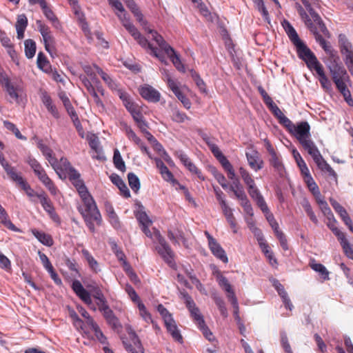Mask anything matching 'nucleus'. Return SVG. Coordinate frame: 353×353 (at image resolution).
Returning <instances> with one entry per match:
<instances>
[{"instance_id": "1", "label": "nucleus", "mask_w": 353, "mask_h": 353, "mask_svg": "<svg viewBox=\"0 0 353 353\" xmlns=\"http://www.w3.org/2000/svg\"><path fill=\"white\" fill-rule=\"evenodd\" d=\"M310 32L315 38L316 41L321 46L325 52L332 55L333 50L331 46L326 41L330 37V33L323 22L319 14L310 6Z\"/></svg>"}, {"instance_id": "2", "label": "nucleus", "mask_w": 353, "mask_h": 353, "mask_svg": "<svg viewBox=\"0 0 353 353\" xmlns=\"http://www.w3.org/2000/svg\"><path fill=\"white\" fill-rule=\"evenodd\" d=\"M332 79L336 85L337 90L343 96L345 101L350 106H353V99L351 92L347 87V83L350 77L346 70L341 65L338 64L334 60L329 65Z\"/></svg>"}, {"instance_id": "3", "label": "nucleus", "mask_w": 353, "mask_h": 353, "mask_svg": "<svg viewBox=\"0 0 353 353\" xmlns=\"http://www.w3.org/2000/svg\"><path fill=\"white\" fill-rule=\"evenodd\" d=\"M150 225H142V231L148 237L153 238L158 242L159 245L156 247V250L166 263L170 267H173L174 265V254L173 251L164 237L161 234L160 232L154 229L152 233L148 228Z\"/></svg>"}, {"instance_id": "4", "label": "nucleus", "mask_w": 353, "mask_h": 353, "mask_svg": "<svg viewBox=\"0 0 353 353\" xmlns=\"http://www.w3.org/2000/svg\"><path fill=\"white\" fill-rule=\"evenodd\" d=\"M81 199L83 203V207L78 208L80 214L83 218H93L99 225L101 222V216L92 196L89 193L86 196H81Z\"/></svg>"}, {"instance_id": "5", "label": "nucleus", "mask_w": 353, "mask_h": 353, "mask_svg": "<svg viewBox=\"0 0 353 353\" xmlns=\"http://www.w3.org/2000/svg\"><path fill=\"white\" fill-rule=\"evenodd\" d=\"M314 70L318 76V79L326 90H331V83L325 76L322 64L317 60L315 54L310 50V70Z\"/></svg>"}, {"instance_id": "6", "label": "nucleus", "mask_w": 353, "mask_h": 353, "mask_svg": "<svg viewBox=\"0 0 353 353\" xmlns=\"http://www.w3.org/2000/svg\"><path fill=\"white\" fill-rule=\"evenodd\" d=\"M302 144L305 150L309 152V124L307 122H301L297 125H294V130L290 132Z\"/></svg>"}, {"instance_id": "7", "label": "nucleus", "mask_w": 353, "mask_h": 353, "mask_svg": "<svg viewBox=\"0 0 353 353\" xmlns=\"http://www.w3.org/2000/svg\"><path fill=\"white\" fill-rule=\"evenodd\" d=\"M0 84L6 90L7 93L9 94L10 98L14 99L17 103L19 102V94L20 88L19 86L14 85L12 83L10 78L7 74L0 70Z\"/></svg>"}, {"instance_id": "8", "label": "nucleus", "mask_w": 353, "mask_h": 353, "mask_svg": "<svg viewBox=\"0 0 353 353\" xmlns=\"http://www.w3.org/2000/svg\"><path fill=\"white\" fill-rule=\"evenodd\" d=\"M310 192L314 196L316 203L319 204L324 214H331V210L328 207L327 202L325 201L323 196L321 194L320 190L317 184L315 183L312 177L310 176Z\"/></svg>"}, {"instance_id": "9", "label": "nucleus", "mask_w": 353, "mask_h": 353, "mask_svg": "<svg viewBox=\"0 0 353 353\" xmlns=\"http://www.w3.org/2000/svg\"><path fill=\"white\" fill-rule=\"evenodd\" d=\"M36 24L38 30L43 37L45 49L51 54V46L54 43V38L51 34L50 28L45 25L41 20H37Z\"/></svg>"}, {"instance_id": "10", "label": "nucleus", "mask_w": 353, "mask_h": 353, "mask_svg": "<svg viewBox=\"0 0 353 353\" xmlns=\"http://www.w3.org/2000/svg\"><path fill=\"white\" fill-rule=\"evenodd\" d=\"M49 163L59 176H61V172H65L70 175L72 173V170H77L66 158H61L59 162L54 157L51 158L49 159Z\"/></svg>"}, {"instance_id": "11", "label": "nucleus", "mask_w": 353, "mask_h": 353, "mask_svg": "<svg viewBox=\"0 0 353 353\" xmlns=\"http://www.w3.org/2000/svg\"><path fill=\"white\" fill-rule=\"evenodd\" d=\"M139 94L149 102L157 103L160 101V92L148 84H145L139 88Z\"/></svg>"}, {"instance_id": "12", "label": "nucleus", "mask_w": 353, "mask_h": 353, "mask_svg": "<svg viewBox=\"0 0 353 353\" xmlns=\"http://www.w3.org/2000/svg\"><path fill=\"white\" fill-rule=\"evenodd\" d=\"M70 181L72 182L73 185L76 188L78 193L81 196H86L89 194L86 186L82 179H81V175L77 170H72V173L68 175Z\"/></svg>"}, {"instance_id": "13", "label": "nucleus", "mask_w": 353, "mask_h": 353, "mask_svg": "<svg viewBox=\"0 0 353 353\" xmlns=\"http://www.w3.org/2000/svg\"><path fill=\"white\" fill-rule=\"evenodd\" d=\"M72 289L85 304L90 305L92 303L90 293L83 288L79 280H74L72 282Z\"/></svg>"}, {"instance_id": "14", "label": "nucleus", "mask_w": 353, "mask_h": 353, "mask_svg": "<svg viewBox=\"0 0 353 353\" xmlns=\"http://www.w3.org/2000/svg\"><path fill=\"white\" fill-rule=\"evenodd\" d=\"M147 32L149 34H152L153 40L156 41L159 48L165 52L166 54H173L174 48H172L163 38L161 35H160L157 31L148 28Z\"/></svg>"}, {"instance_id": "15", "label": "nucleus", "mask_w": 353, "mask_h": 353, "mask_svg": "<svg viewBox=\"0 0 353 353\" xmlns=\"http://www.w3.org/2000/svg\"><path fill=\"white\" fill-rule=\"evenodd\" d=\"M248 163L250 167L254 171H258L263 168V161L260 158L256 151L246 152L245 154Z\"/></svg>"}, {"instance_id": "16", "label": "nucleus", "mask_w": 353, "mask_h": 353, "mask_svg": "<svg viewBox=\"0 0 353 353\" xmlns=\"http://www.w3.org/2000/svg\"><path fill=\"white\" fill-rule=\"evenodd\" d=\"M208 246L214 256L225 263L228 262V258L225 250L216 239H211V243L208 244Z\"/></svg>"}, {"instance_id": "17", "label": "nucleus", "mask_w": 353, "mask_h": 353, "mask_svg": "<svg viewBox=\"0 0 353 353\" xmlns=\"http://www.w3.org/2000/svg\"><path fill=\"white\" fill-rule=\"evenodd\" d=\"M292 154L302 175L303 176L306 186L309 188V173L307 165L296 150H292Z\"/></svg>"}, {"instance_id": "18", "label": "nucleus", "mask_w": 353, "mask_h": 353, "mask_svg": "<svg viewBox=\"0 0 353 353\" xmlns=\"http://www.w3.org/2000/svg\"><path fill=\"white\" fill-rule=\"evenodd\" d=\"M6 165V170L5 171L8 176L9 179L14 182L20 188L25 184L26 179L23 177L22 174L18 172L15 167L12 165Z\"/></svg>"}, {"instance_id": "19", "label": "nucleus", "mask_w": 353, "mask_h": 353, "mask_svg": "<svg viewBox=\"0 0 353 353\" xmlns=\"http://www.w3.org/2000/svg\"><path fill=\"white\" fill-rule=\"evenodd\" d=\"M120 98L123 101L126 109L130 112L133 119H137L141 114L139 108L137 105L132 102L126 93H121Z\"/></svg>"}, {"instance_id": "20", "label": "nucleus", "mask_w": 353, "mask_h": 353, "mask_svg": "<svg viewBox=\"0 0 353 353\" xmlns=\"http://www.w3.org/2000/svg\"><path fill=\"white\" fill-rule=\"evenodd\" d=\"M296 47V52L299 57L302 59L309 68V48L307 46L299 39L295 43H293Z\"/></svg>"}, {"instance_id": "21", "label": "nucleus", "mask_w": 353, "mask_h": 353, "mask_svg": "<svg viewBox=\"0 0 353 353\" xmlns=\"http://www.w3.org/2000/svg\"><path fill=\"white\" fill-rule=\"evenodd\" d=\"M27 162L41 182L47 180L48 178V175L40 163L35 159L29 157Z\"/></svg>"}, {"instance_id": "22", "label": "nucleus", "mask_w": 353, "mask_h": 353, "mask_svg": "<svg viewBox=\"0 0 353 353\" xmlns=\"http://www.w3.org/2000/svg\"><path fill=\"white\" fill-rule=\"evenodd\" d=\"M165 323L168 332L170 334L173 339L180 343H183V337L179 330L176 323L173 319H169Z\"/></svg>"}, {"instance_id": "23", "label": "nucleus", "mask_w": 353, "mask_h": 353, "mask_svg": "<svg viewBox=\"0 0 353 353\" xmlns=\"http://www.w3.org/2000/svg\"><path fill=\"white\" fill-rule=\"evenodd\" d=\"M272 284H273V286L276 290L279 296L281 297L283 302L285 305V307L288 308L290 310H291L293 305L290 301V299L288 297V293L286 292V291L284 289L283 285L282 284H281L280 282L276 279L273 280Z\"/></svg>"}, {"instance_id": "24", "label": "nucleus", "mask_w": 353, "mask_h": 353, "mask_svg": "<svg viewBox=\"0 0 353 353\" xmlns=\"http://www.w3.org/2000/svg\"><path fill=\"white\" fill-rule=\"evenodd\" d=\"M110 179L112 183L118 187L124 197L129 198L130 196V192L128 188L123 180L118 174H112L110 176Z\"/></svg>"}, {"instance_id": "25", "label": "nucleus", "mask_w": 353, "mask_h": 353, "mask_svg": "<svg viewBox=\"0 0 353 353\" xmlns=\"http://www.w3.org/2000/svg\"><path fill=\"white\" fill-rule=\"evenodd\" d=\"M116 14L122 23L123 26L133 37V38H138L139 37L140 32L137 28L130 21L129 19L126 17V14H124L123 15H121L119 13H116Z\"/></svg>"}, {"instance_id": "26", "label": "nucleus", "mask_w": 353, "mask_h": 353, "mask_svg": "<svg viewBox=\"0 0 353 353\" xmlns=\"http://www.w3.org/2000/svg\"><path fill=\"white\" fill-rule=\"evenodd\" d=\"M310 268H312L318 274L321 282H323L330 279V272L323 264L312 261L310 263Z\"/></svg>"}, {"instance_id": "27", "label": "nucleus", "mask_w": 353, "mask_h": 353, "mask_svg": "<svg viewBox=\"0 0 353 353\" xmlns=\"http://www.w3.org/2000/svg\"><path fill=\"white\" fill-rule=\"evenodd\" d=\"M143 48L146 49H150L152 52V54L155 56L156 57L159 58L160 60H163V56L158 51V49L157 48L153 47L148 41L147 39H145L141 33L139 34V37L138 38L134 39Z\"/></svg>"}, {"instance_id": "28", "label": "nucleus", "mask_w": 353, "mask_h": 353, "mask_svg": "<svg viewBox=\"0 0 353 353\" xmlns=\"http://www.w3.org/2000/svg\"><path fill=\"white\" fill-rule=\"evenodd\" d=\"M281 25L292 43L300 39L294 27L287 19H283Z\"/></svg>"}, {"instance_id": "29", "label": "nucleus", "mask_w": 353, "mask_h": 353, "mask_svg": "<svg viewBox=\"0 0 353 353\" xmlns=\"http://www.w3.org/2000/svg\"><path fill=\"white\" fill-rule=\"evenodd\" d=\"M43 13L45 17L52 23V26L56 28L59 29L61 27L60 22L58 18L54 14L52 9L46 3L42 8Z\"/></svg>"}, {"instance_id": "30", "label": "nucleus", "mask_w": 353, "mask_h": 353, "mask_svg": "<svg viewBox=\"0 0 353 353\" xmlns=\"http://www.w3.org/2000/svg\"><path fill=\"white\" fill-rule=\"evenodd\" d=\"M330 204L334 210L339 214L344 223H350V217L349 216L346 210L341 206L336 201L331 199Z\"/></svg>"}, {"instance_id": "31", "label": "nucleus", "mask_w": 353, "mask_h": 353, "mask_svg": "<svg viewBox=\"0 0 353 353\" xmlns=\"http://www.w3.org/2000/svg\"><path fill=\"white\" fill-rule=\"evenodd\" d=\"M42 101L48 111L56 119L59 118V113L57 107L53 104L51 97L44 94L42 97Z\"/></svg>"}, {"instance_id": "32", "label": "nucleus", "mask_w": 353, "mask_h": 353, "mask_svg": "<svg viewBox=\"0 0 353 353\" xmlns=\"http://www.w3.org/2000/svg\"><path fill=\"white\" fill-rule=\"evenodd\" d=\"M270 162L279 176L281 177L284 176L285 174V168L276 154L270 157Z\"/></svg>"}, {"instance_id": "33", "label": "nucleus", "mask_w": 353, "mask_h": 353, "mask_svg": "<svg viewBox=\"0 0 353 353\" xmlns=\"http://www.w3.org/2000/svg\"><path fill=\"white\" fill-rule=\"evenodd\" d=\"M81 252L83 257L88 262L90 268L96 273L99 272L101 270L99 268V263L94 259L90 252L86 249H83Z\"/></svg>"}, {"instance_id": "34", "label": "nucleus", "mask_w": 353, "mask_h": 353, "mask_svg": "<svg viewBox=\"0 0 353 353\" xmlns=\"http://www.w3.org/2000/svg\"><path fill=\"white\" fill-rule=\"evenodd\" d=\"M37 63L38 68L46 73H50L52 72V68L50 62L41 52H40L37 55Z\"/></svg>"}, {"instance_id": "35", "label": "nucleus", "mask_w": 353, "mask_h": 353, "mask_svg": "<svg viewBox=\"0 0 353 353\" xmlns=\"http://www.w3.org/2000/svg\"><path fill=\"white\" fill-rule=\"evenodd\" d=\"M32 233L42 244L46 246H51L53 244V240L50 235L35 229L32 230Z\"/></svg>"}, {"instance_id": "36", "label": "nucleus", "mask_w": 353, "mask_h": 353, "mask_svg": "<svg viewBox=\"0 0 353 353\" xmlns=\"http://www.w3.org/2000/svg\"><path fill=\"white\" fill-rule=\"evenodd\" d=\"M325 215L327 216L328 219V223H327L328 228L333 232L338 239L343 237L345 234L336 226V221L335 220L333 214L331 212V214H326Z\"/></svg>"}, {"instance_id": "37", "label": "nucleus", "mask_w": 353, "mask_h": 353, "mask_svg": "<svg viewBox=\"0 0 353 353\" xmlns=\"http://www.w3.org/2000/svg\"><path fill=\"white\" fill-rule=\"evenodd\" d=\"M168 237L173 244H179V241H185L184 233L179 228L174 230H168Z\"/></svg>"}, {"instance_id": "38", "label": "nucleus", "mask_w": 353, "mask_h": 353, "mask_svg": "<svg viewBox=\"0 0 353 353\" xmlns=\"http://www.w3.org/2000/svg\"><path fill=\"white\" fill-rule=\"evenodd\" d=\"M0 219L1 222L9 230L17 232L19 229L8 219V214L3 208L0 205Z\"/></svg>"}, {"instance_id": "39", "label": "nucleus", "mask_w": 353, "mask_h": 353, "mask_svg": "<svg viewBox=\"0 0 353 353\" xmlns=\"http://www.w3.org/2000/svg\"><path fill=\"white\" fill-rule=\"evenodd\" d=\"M190 312L191 316L193 318L194 322L199 325L205 322L203 315L201 314L200 310L196 304H192L191 307H187Z\"/></svg>"}, {"instance_id": "40", "label": "nucleus", "mask_w": 353, "mask_h": 353, "mask_svg": "<svg viewBox=\"0 0 353 353\" xmlns=\"http://www.w3.org/2000/svg\"><path fill=\"white\" fill-rule=\"evenodd\" d=\"M37 197L40 199V203L47 213L54 210L52 203L45 193L37 194Z\"/></svg>"}, {"instance_id": "41", "label": "nucleus", "mask_w": 353, "mask_h": 353, "mask_svg": "<svg viewBox=\"0 0 353 353\" xmlns=\"http://www.w3.org/2000/svg\"><path fill=\"white\" fill-rule=\"evenodd\" d=\"M113 163L117 169L121 172L125 171V164L118 149L114 150Z\"/></svg>"}, {"instance_id": "42", "label": "nucleus", "mask_w": 353, "mask_h": 353, "mask_svg": "<svg viewBox=\"0 0 353 353\" xmlns=\"http://www.w3.org/2000/svg\"><path fill=\"white\" fill-rule=\"evenodd\" d=\"M317 167L321 171L327 174L329 176L332 177L334 180H336L337 175L334 170L332 168V167L325 161L323 160L321 163H319L317 165Z\"/></svg>"}, {"instance_id": "43", "label": "nucleus", "mask_w": 353, "mask_h": 353, "mask_svg": "<svg viewBox=\"0 0 353 353\" xmlns=\"http://www.w3.org/2000/svg\"><path fill=\"white\" fill-rule=\"evenodd\" d=\"M25 54L28 59H32L36 52V43L32 39L25 41Z\"/></svg>"}, {"instance_id": "44", "label": "nucleus", "mask_w": 353, "mask_h": 353, "mask_svg": "<svg viewBox=\"0 0 353 353\" xmlns=\"http://www.w3.org/2000/svg\"><path fill=\"white\" fill-rule=\"evenodd\" d=\"M128 183L131 189L137 192L141 187V183L139 177L133 172H130L128 174Z\"/></svg>"}, {"instance_id": "45", "label": "nucleus", "mask_w": 353, "mask_h": 353, "mask_svg": "<svg viewBox=\"0 0 353 353\" xmlns=\"http://www.w3.org/2000/svg\"><path fill=\"white\" fill-rule=\"evenodd\" d=\"M239 174L243 181L248 186V189L256 185L251 174L245 168L241 167L239 168Z\"/></svg>"}, {"instance_id": "46", "label": "nucleus", "mask_w": 353, "mask_h": 353, "mask_svg": "<svg viewBox=\"0 0 353 353\" xmlns=\"http://www.w3.org/2000/svg\"><path fill=\"white\" fill-rule=\"evenodd\" d=\"M338 240L340 241L341 245L342 246L345 255L348 258L353 259V249L352 245L346 239L345 235L343 236V237H341Z\"/></svg>"}, {"instance_id": "47", "label": "nucleus", "mask_w": 353, "mask_h": 353, "mask_svg": "<svg viewBox=\"0 0 353 353\" xmlns=\"http://www.w3.org/2000/svg\"><path fill=\"white\" fill-rule=\"evenodd\" d=\"M253 2L257 10L261 13L263 19L267 22L270 23V17L268 11L267 10L263 0H253Z\"/></svg>"}, {"instance_id": "48", "label": "nucleus", "mask_w": 353, "mask_h": 353, "mask_svg": "<svg viewBox=\"0 0 353 353\" xmlns=\"http://www.w3.org/2000/svg\"><path fill=\"white\" fill-rule=\"evenodd\" d=\"M3 125L7 130L13 132L17 139L23 140V141H26L27 139L26 137H24L21 134V133L20 132L19 129L17 128V126L14 123L10 122L8 121H4Z\"/></svg>"}, {"instance_id": "49", "label": "nucleus", "mask_w": 353, "mask_h": 353, "mask_svg": "<svg viewBox=\"0 0 353 353\" xmlns=\"http://www.w3.org/2000/svg\"><path fill=\"white\" fill-rule=\"evenodd\" d=\"M310 156L312 157L316 165L325 160L316 145L312 141H310Z\"/></svg>"}, {"instance_id": "50", "label": "nucleus", "mask_w": 353, "mask_h": 353, "mask_svg": "<svg viewBox=\"0 0 353 353\" xmlns=\"http://www.w3.org/2000/svg\"><path fill=\"white\" fill-rule=\"evenodd\" d=\"M172 119L177 123H183L185 120L189 119V118L185 113L175 108L172 110Z\"/></svg>"}, {"instance_id": "51", "label": "nucleus", "mask_w": 353, "mask_h": 353, "mask_svg": "<svg viewBox=\"0 0 353 353\" xmlns=\"http://www.w3.org/2000/svg\"><path fill=\"white\" fill-rule=\"evenodd\" d=\"M138 308L139 310V313L141 317L144 319L145 322L148 323H153L151 314L147 311L145 306L141 302H139Z\"/></svg>"}, {"instance_id": "52", "label": "nucleus", "mask_w": 353, "mask_h": 353, "mask_svg": "<svg viewBox=\"0 0 353 353\" xmlns=\"http://www.w3.org/2000/svg\"><path fill=\"white\" fill-rule=\"evenodd\" d=\"M281 336V343L284 349L285 353H292L290 345L288 341V338L287 336V333L285 331H281L280 332Z\"/></svg>"}, {"instance_id": "53", "label": "nucleus", "mask_w": 353, "mask_h": 353, "mask_svg": "<svg viewBox=\"0 0 353 353\" xmlns=\"http://www.w3.org/2000/svg\"><path fill=\"white\" fill-rule=\"evenodd\" d=\"M170 60L172 61L174 65L176 67V68L179 71H184V66L182 64L179 55L176 53V52L174 50L173 54H167Z\"/></svg>"}, {"instance_id": "54", "label": "nucleus", "mask_w": 353, "mask_h": 353, "mask_svg": "<svg viewBox=\"0 0 353 353\" xmlns=\"http://www.w3.org/2000/svg\"><path fill=\"white\" fill-rule=\"evenodd\" d=\"M159 172L165 181L177 183V181L174 178L172 173L168 170L166 165L161 169Z\"/></svg>"}, {"instance_id": "55", "label": "nucleus", "mask_w": 353, "mask_h": 353, "mask_svg": "<svg viewBox=\"0 0 353 353\" xmlns=\"http://www.w3.org/2000/svg\"><path fill=\"white\" fill-rule=\"evenodd\" d=\"M37 147L41 151L43 154L46 157L48 161L51 158H54V157H52V152L51 149H50V148H48L46 145L43 144L42 141H38Z\"/></svg>"}, {"instance_id": "56", "label": "nucleus", "mask_w": 353, "mask_h": 353, "mask_svg": "<svg viewBox=\"0 0 353 353\" xmlns=\"http://www.w3.org/2000/svg\"><path fill=\"white\" fill-rule=\"evenodd\" d=\"M125 290L133 302L137 303H139V302H141L139 296L137 294L134 289L132 287V285H130V284H127L125 285Z\"/></svg>"}, {"instance_id": "57", "label": "nucleus", "mask_w": 353, "mask_h": 353, "mask_svg": "<svg viewBox=\"0 0 353 353\" xmlns=\"http://www.w3.org/2000/svg\"><path fill=\"white\" fill-rule=\"evenodd\" d=\"M137 124V126L143 133L148 132V123L143 119L142 114H140L137 119H134Z\"/></svg>"}, {"instance_id": "58", "label": "nucleus", "mask_w": 353, "mask_h": 353, "mask_svg": "<svg viewBox=\"0 0 353 353\" xmlns=\"http://www.w3.org/2000/svg\"><path fill=\"white\" fill-rule=\"evenodd\" d=\"M136 217L141 226L152 224V221L149 219L148 216L145 212H138L136 215Z\"/></svg>"}, {"instance_id": "59", "label": "nucleus", "mask_w": 353, "mask_h": 353, "mask_svg": "<svg viewBox=\"0 0 353 353\" xmlns=\"http://www.w3.org/2000/svg\"><path fill=\"white\" fill-rule=\"evenodd\" d=\"M108 3L112 8L118 11L117 13L121 15H123L124 14H126L121 2L119 0H109Z\"/></svg>"}, {"instance_id": "60", "label": "nucleus", "mask_w": 353, "mask_h": 353, "mask_svg": "<svg viewBox=\"0 0 353 353\" xmlns=\"http://www.w3.org/2000/svg\"><path fill=\"white\" fill-rule=\"evenodd\" d=\"M213 174L218 181V183L221 185L223 189H226L228 188L227 181L224 175L216 170L213 171Z\"/></svg>"}, {"instance_id": "61", "label": "nucleus", "mask_w": 353, "mask_h": 353, "mask_svg": "<svg viewBox=\"0 0 353 353\" xmlns=\"http://www.w3.org/2000/svg\"><path fill=\"white\" fill-rule=\"evenodd\" d=\"M83 70L85 72V73L89 76L93 83L98 84L99 83V81L97 79L96 74L92 70V68L89 65H85L83 67Z\"/></svg>"}, {"instance_id": "62", "label": "nucleus", "mask_w": 353, "mask_h": 353, "mask_svg": "<svg viewBox=\"0 0 353 353\" xmlns=\"http://www.w3.org/2000/svg\"><path fill=\"white\" fill-rule=\"evenodd\" d=\"M175 96L177 97V99L181 101V102L183 103V106L187 108L190 109L191 107V102L183 94V92L180 90L174 94Z\"/></svg>"}, {"instance_id": "63", "label": "nucleus", "mask_w": 353, "mask_h": 353, "mask_svg": "<svg viewBox=\"0 0 353 353\" xmlns=\"http://www.w3.org/2000/svg\"><path fill=\"white\" fill-rule=\"evenodd\" d=\"M279 122L281 125H283L286 129L290 132L292 129L294 130V124L285 115H283L280 119Z\"/></svg>"}, {"instance_id": "64", "label": "nucleus", "mask_w": 353, "mask_h": 353, "mask_svg": "<svg viewBox=\"0 0 353 353\" xmlns=\"http://www.w3.org/2000/svg\"><path fill=\"white\" fill-rule=\"evenodd\" d=\"M343 54H344L345 57V64L347 65L350 71L353 72V50L347 52Z\"/></svg>"}]
</instances>
